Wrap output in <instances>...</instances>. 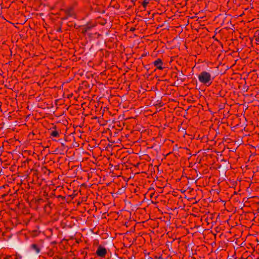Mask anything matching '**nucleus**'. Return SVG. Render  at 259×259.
Segmentation results:
<instances>
[{"label": "nucleus", "mask_w": 259, "mask_h": 259, "mask_svg": "<svg viewBox=\"0 0 259 259\" xmlns=\"http://www.w3.org/2000/svg\"><path fill=\"white\" fill-rule=\"evenodd\" d=\"M198 77L199 81L206 86H209L213 79V77H211L210 73L206 71H202L198 75Z\"/></svg>", "instance_id": "obj_1"}, {"label": "nucleus", "mask_w": 259, "mask_h": 259, "mask_svg": "<svg viewBox=\"0 0 259 259\" xmlns=\"http://www.w3.org/2000/svg\"><path fill=\"white\" fill-rule=\"evenodd\" d=\"M53 141L58 142V146L55 149L54 152L57 154H64L68 149V146L66 144L67 141L61 138H59L58 140L53 139Z\"/></svg>", "instance_id": "obj_2"}, {"label": "nucleus", "mask_w": 259, "mask_h": 259, "mask_svg": "<svg viewBox=\"0 0 259 259\" xmlns=\"http://www.w3.org/2000/svg\"><path fill=\"white\" fill-rule=\"evenodd\" d=\"M152 64L155 67L154 69L155 71L156 70V69L162 70L163 69L166 68L165 67V64L160 58H157L156 60H155L154 61L152 62Z\"/></svg>", "instance_id": "obj_3"}, {"label": "nucleus", "mask_w": 259, "mask_h": 259, "mask_svg": "<svg viewBox=\"0 0 259 259\" xmlns=\"http://www.w3.org/2000/svg\"><path fill=\"white\" fill-rule=\"evenodd\" d=\"M107 254V249L101 245L98 246L96 252V254L101 257H105Z\"/></svg>", "instance_id": "obj_4"}, {"label": "nucleus", "mask_w": 259, "mask_h": 259, "mask_svg": "<svg viewBox=\"0 0 259 259\" xmlns=\"http://www.w3.org/2000/svg\"><path fill=\"white\" fill-rule=\"evenodd\" d=\"M42 245L41 243H33L30 245V248L34 250L36 253L38 254L40 252V250Z\"/></svg>", "instance_id": "obj_5"}, {"label": "nucleus", "mask_w": 259, "mask_h": 259, "mask_svg": "<svg viewBox=\"0 0 259 259\" xmlns=\"http://www.w3.org/2000/svg\"><path fill=\"white\" fill-rule=\"evenodd\" d=\"M74 196H72V195H67L66 196H62L61 195H58L57 196V198H61L62 200L66 202H69L73 199Z\"/></svg>", "instance_id": "obj_6"}, {"label": "nucleus", "mask_w": 259, "mask_h": 259, "mask_svg": "<svg viewBox=\"0 0 259 259\" xmlns=\"http://www.w3.org/2000/svg\"><path fill=\"white\" fill-rule=\"evenodd\" d=\"M52 128L54 129L55 130H52L51 132H50V136L53 140L54 138H59L60 134L57 131H56V126H53Z\"/></svg>", "instance_id": "obj_7"}, {"label": "nucleus", "mask_w": 259, "mask_h": 259, "mask_svg": "<svg viewBox=\"0 0 259 259\" xmlns=\"http://www.w3.org/2000/svg\"><path fill=\"white\" fill-rule=\"evenodd\" d=\"M22 256L19 254L16 253L14 255H5L2 259H21Z\"/></svg>", "instance_id": "obj_8"}, {"label": "nucleus", "mask_w": 259, "mask_h": 259, "mask_svg": "<svg viewBox=\"0 0 259 259\" xmlns=\"http://www.w3.org/2000/svg\"><path fill=\"white\" fill-rule=\"evenodd\" d=\"M64 12L65 13V15L67 16V17H72L74 15V12L73 9L71 7L67 8L65 10H64Z\"/></svg>", "instance_id": "obj_9"}, {"label": "nucleus", "mask_w": 259, "mask_h": 259, "mask_svg": "<svg viewBox=\"0 0 259 259\" xmlns=\"http://www.w3.org/2000/svg\"><path fill=\"white\" fill-rule=\"evenodd\" d=\"M94 27L95 25L88 24L87 25L83 26L81 32L82 33L85 34Z\"/></svg>", "instance_id": "obj_10"}, {"label": "nucleus", "mask_w": 259, "mask_h": 259, "mask_svg": "<svg viewBox=\"0 0 259 259\" xmlns=\"http://www.w3.org/2000/svg\"><path fill=\"white\" fill-rule=\"evenodd\" d=\"M170 76H171V78H177V81H178L179 80H180L181 82H183L185 80V78H179V77L178 76L177 72H175V71H172L171 72Z\"/></svg>", "instance_id": "obj_11"}, {"label": "nucleus", "mask_w": 259, "mask_h": 259, "mask_svg": "<svg viewBox=\"0 0 259 259\" xmlns=\"http://www.w3.org/2000/svg\"><path fill=\"white\" fill-rule=\"evenodd\" d=\"M162 254H154L152 255V256L149 257L147 259H163L162 257Z\"/></svg>", "instance_id": "obj_12"}, {"label": "nucleus", "mask_w": 259, "mask_h": 259, "mask_svg": "<svg viewBox=\"0 0 259 259\" xmlns=\"http://www.w3.org/2000/svg\"><path fill=\"white\" fill-rule=\"evenodd\" d=\"M137 1L138 0H131V1H130V5L128 6V9H131V8H132L133 6H136L138 4H138H140L141 3L140 1H139L138 2H137Z\"/></svg>", "instance_id": "obj_13"}, {"label": "nucleus", "mask_w": 259, "mask_h": 259, "mask_svg": "<svg viewBox=\"0 0 259 259\" xmlns=\"http://www.w3.org/2000/svg\"><path fill=\"white\" fill-rule=\"evenodd\" d=\"M44 209L45 212L49 213L51 211V204L50 203H47L45 204L44 206Z\"/></svg>", "instance_id": "obj_14"}, {"label": "nucleus", "mask_w": 259, "mask_h": 259, "mask_svg": "<svg viewBox=\"0 0 259 259\" xmlns=\"http://www.w3.org/2000/svg\"><path fill=\"white\" fill-rule=\"evenodd\" d=\"M254 37L255 38V40L257 43L259 44V29L255 31Z\"/></svg>", "instance_id": "obj_15"}, {"label": "nucleus", "mask_w": 259, "mask_h": 259, "mask_svg": "<svg viewBox=\"0 0 259 259\" xmlns=\"http://www.w3.org/2000/svg\"><path fill=\"white\" fill-rule=\"evenodd\" d=\"M150 1L151 0H144L142 2H141V5L145 9L147 5L149 3Z\"/></svg>", "instance_id": "obj_16"}, {"label": "nucleus", "mask_w": 259, "mask_h": 259, "mask_svg": "<svg viewBox=\"0 0 259 259\" xmlns=\"http://www.w3.org/2000/svg\"><path fill=\"white\" fill-rule=\"evenodd\" d=\"M226 93V92H224L223 90H221L217 94V95H218L219 97H224V96H225Z\"/></svg>", "instance_id": "obj_17"}, {"label": "nucleus", "mask_w": 259, "mask_h": 259, "mask_svg": "<svg viewBox=\"0 0 259 259\" xmlns=\"http://www.w3.org/2000/svg\"><path fill=\"white\" fill-rule=\"evenodd\" d=\"M44 202V199H42L41 198H39V199H38L35 200V202H36V203H37V204H40L41 202Z\"/></svg>", "instance_id": "obj_18"}, {"label": "nucleus", "mask_w": 259, "mask_h": 259, "mask_svg": "<svg viewBox=\"0 0 259 259\" xmlns=\"http://www.w3.org/2000/svg\"><path fill=\"white\" fill-rule=\"evenodd\" d=\"M42 170L44 172V173H46L47 171H49L50 172L49 170L48 169V168L46 167H42Z\"/></svg>", "instance_id": "obj_19"}, {"label": "nucleus", "mask_w": 259, "mask_h": 259, "mask_svg": "<svg viewBox=\"0 0 259 259\" xmlns=\"http://www.w3.org/2000/svg\"><path fill=\"white\" fill-rule=\"evenodd\" d=\"M136 30V28L135 27H131L130 28V31H132V32H134Z\"/></svg>", "instance_id": "obj_20"}, {"label": "nucleus", "mask_w": 259, "mask_h": 259, "mask_svg": "<svg viewBox=\"0 0 259 259\" xmlns=\"http://www.w3.org/2000/svg\"><path fill=\"white\" fill-rule=\"evenodd\" d=\"M69 17H67L66 15H65V16L61 18L62 20H65L68 19Z\"/></svg>", "instance_id": "obj_21"}, {"label": "nucleus", "mask_w": 259, "mask_h": 259, "mask_svg": "<svg viewBox=\"0 0 259 259\" xmlns=\"http://www.w3.org/2000/svg\"><path fill=\"white\" fill-rule=\"evenodd\" d=\"M66 225V223L64 222V221H62L61 222V226L64 227V226Z\"/></svg>", "instance_id": "obj_22"}, {"label": "nucleus", "mask_w": 259, "mask_h": 259, "mask_svg": "<svg viewBox=\"0 0 259 259\" xmlns=\"http://www.w3.org/2000/svg\"><path fill=\"white\" fill-rule=\"evenodd\" d=\"M57 32H61V27L58 28L57 30Z\"/></svg>", "instance_id": "obj_23"}, {"label": "nucleus", "mask_w": 259, "mask_h": 259, "mask_svg": "<svg viewBox=\"0 0 259 259\" xmlns=\"http://www.w3.org/2000/svg\"><path fill=\"white\" fill-rule=\"evenodd\" d=\"M8 193H6V194H3V195H2V196L3 197H5L6 196H7V195H8Z\"/></svg>", "instance_id": "obj_24"}, {"label": "nucleus", "mask_w": 259, "mask_h": 259, "mask_svg": "<svg viewBox=\"0 0 259 259\" xmlns=\"http://www.w3.org/2000/svg\"><path fill=\"white\" fill-rule=\"evenodd\" d=\"M5 188V186H3V187H0V191L2 190L3 189Z\"/></svg>", "instance_id": "obj_25"}, {"label": "nucleus", "mask_w": 259, "mask_h": 259, "mask_svg": "<svg viewBox=\"0 0 259 259\" xmlns=\"http://www.w3.org/2000/svg\"><path fill=\"white\" fill-rule=\"evenodd\" d=\"M37 174V170H35L34 172V175H36Z\"/></svg>", "instance_id": "obj_26"}, {"label": "nucleus", "mask_w": 259, "mask_h": 259, "mask_svg": "<svg viewBox=\"0 0 259 259\" xmlns=\"http://www.w3.org/2000/svg\"><path fill=\"white\" fill-rule=\"evenodd\" d=\"M184 75V73H183V71H181V74H180V75Z\"/></svg>", "instance_id": "obj_27"}, {"label": "nucleus", "mask_w": 259, "mask_h": 259, "mask_svg": "<svg viewBox=\"0 0 259 259\" xmlns=\"http://www.w3.org/2000/svg\"><path fill=\"white\" fill-rule=\"evenodd\" d=\"M184 75V73H183V71H181V74H180V75Z\"/></svg>", "instance_id": "obj_28"}, {"label": "nucleus", "mask_w": 259, "mask_h": 259, "mask_svg": "<svg viewBox=\"0 0 259 259\" xmlns=\"http://www.w3.org/2000/svg\"><path fill=\"white\" fill-rule=\"evenodd\" d=\"M91 259H93V258H91Z\"/></svg>", "instance_id": "obj_29"}]
</instances>
